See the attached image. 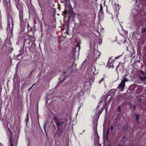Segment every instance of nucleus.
<instances>
[{
  "label": "nucleus",
  "instance_id": "obj_1",
  "mask_svg": "<svg viewBox=\"0 0 146 146\" xmlns=\"http://www.w3.org/2000/svg\"><path fill=\"white\" fill-rule=\"evenodd\" d=\"M123 79L121 81V82L119 84L117 88H119L121 91H123L125 87V84L126 82L129 81L128 79L125 76H123Z\"/></svg>",
  "mask_w": 146,
  "mask_h": 146
},
{
  "label": "nucleus",
  "instance_id": "obj_2",
  "mask_svg": "<svg viewBox=\"0 0 146 146\" xmlns=\"http://www.w3.org/2000/svg\"><path fill=\"white\" fill-rule=\"evenodd\" d=\"M53 118L55 121L57 128L60 127L64 123V122L62 121V119H58L57 117L56 116L54 117Z\"/></svg>",
  "mask_w": 146,
  "mask_h": 146
},
{
  "label": "nucleus",
  "instance_id": "obj_3",
  "mask_svg": "<svg viewBox=\"0 0 146 146\" xmlns=\"http://www.w3.org/2000/svg\"><path fill=\"white\" fill-rule=\"evenodd\" d=\"M141 73L142 76H139L140 80L142 81L146 80V73L142 70H141Z\"/></svg>",
  "mask_w": 146,
  "mask_h": 146
},
{
  "label": "nucleus",
  "instance_id": "obj_4",
  "mask_svg": "<svg viewBox=\"0 0 146 146\" xmlns=\"http://www.w3.org/2000/svg\"><path fill=\"white\" fill-rule=\"evenodd\" d=\"M101 55V53L97 50H94L93 58L96 60Z\"/></svg>",
  "mask_w": 146,
  "mask_h": 146
},
{
  "label": "nucleus",
  "instance_id": "obj_5",
  "mask_svg": "<svg viewBox=\"0 0 146 146\" xmlns=\"http://www.w3.org/2000/svg\"><path fill=\"white\" fill-rule=\"evenodd\" d=\"M63 131L64 130L63 128H61L60 127L57 128L56 130V133L58 136H61L63 134Z\"/></svg>",
  "mask_w": 146,
  "mask_h": 146
},
{
  "label": "nucleus",
  "instance_id": "obj_6",
  "mask_svg": "<svg viewBox=\"0 0 146 146\" xmlns=\"http://www.w3.org/2000/svg\"><path fill=\"white\" fill-rule=\"evenodd\" d=\"M66 77L67 76L64 74L61 75L59 79L60 80V83L64 80Z\"/></svg>",
  "mask_w": 146,
  "mask_h": 146
},
{
  "label": "nucleus",
  "instance_id": "obj_7",
  "mask_svg": "<svg viewBox=\"0 0 146 146\" xmlns=\"http://www.w3.org/2000/svg\"><path fill=\"white\" fill-rule=\"evenodd\" d=\"M128 129V124L127 123H125L122 128V130L123 132H126Z\"/></svg>",
  "mask_w": 146,
  "mask_h": 146
},
{
  "label": "nucleus",
  "instance_id": "obj_8",
  "mask_svg": "<svg viewBox=\"0 0 146 146\" xmlns=\"http://www.w3.org/2000/svg\"><path fill=\"white\" fill-rule=\"evenodd\" d=\"M107 66L109 68H113L114 67V66L113 65V64L111 63H110L109 61H108L107 64Z\"/></svg>",
  "mask_w": 146,
  "mask_h": 146
},
{
  "label": "nucleus",
  "instance_id": "obj_9",
  "mask_svg": "<svg viewBox=\"0 0 146 146\" xmlns=\"http://www.w3.org/2000/svg\"><path fill=\"white\" fill-rule=\"evenodd\" d=\"M143 87L142 86H139L137 88V91L139 92V93L141 92L143 90Z\"/></svg>",
  "mask_w": 146,
  "mask_h": 146
},
{
  "label": "nucleus",
  "instance_id": "obj_10",
  "mask_svg": "<svg viewBox=\"0 0 146 146\" xmlns=\"http://www.w3.org/2000/svg\"><path fill=\"white\" fill-rule=\"evenodd\" d=\"M75 15H76V14H75L74 13L72 12L71 13H70V16L69 17V18H70L71 17H72L73 18L74 17Z\"/></svg>",
  "mask_w": 146,
  "mask_h": 146
},
{
  "label": "nucleus",
  "instance_id": "obj_11",
  "mask_svg": "<svg viewBox=\"0 0 146 146\" xmlns=\"http://www.w3.org/2000/svg\"><path fill=\"white\" fill-rule=\"evenodd\" d=\"M136 116L135 120L137 122L139 121V115L135 114Z\"/></svg>",
  "mask_w": 146,
  "mask_h": 146
},
{
  "label": "nucleus",
  "instance_id": "obj_12",
  "mask_svg": "<svg viewBox=\"0 0 146 146\" xmlns=\"http://www.w3.org/2000/svg\"><path fill=\"white\" fill-rule=\"evenodd\" d=\"M100 12L101 13H103V7L101 4L100 5Z\"/></svg>",
  "mask_w": 146,
  "mask_h": 146
},
{
  "label": "nucleus",
  "instance_id": "obj_13",
  "mask_svg": "<svg viewBox=\"0 0 146 146\" xmlns=\"http://www.w3.org/2000/svg\"><path fill=\"white\" fill-rule=\"evenodd\" d=\"M10 146H13V143H14V141H13L11 138Z\"/></svg>",
  "mask_w": 146,
  "mask_h": 146
},
{
  "label": "nucleus",
  "instance_id": "obj_14",
  "mask_svg": "<svg viewBox=\"0 0 146 146\" xmlns=\"http://www.w3.org/2000/svg\"><path fill=\"white\" fill-rule=\"evenodd\" d=\"M122 138L124 141H126L127 140V138L125 136H123L122 137Z\"/></svg>",
  "mask_w": 146,
  "mask_h": 146
},
{
  "label": "nucleus",
  "instance_id": "obj_15",
  "mask_svg": "<svg viewBox=\"0 0 146 146\" xmlns=\"http://www.w3.org/2000/svg\"><path fill=\"white\" fill-rule=\"evenodd\" d=\"M132 107H133V110L134 111H135V109H136V105L133 106Z\"/></svg>",
  "mask_w": 146,
  "mask_h": 146
},
{
  "label": "nucleus",
  "instance_id": "obj_16",
  "mask_svg": "<svg viewBox=\"0 0 146 146\" xmlns=\"http://www.w3.org/2000/svg\"><path fill=\"white\" fill-rule=\"evenodd\" d=\"M104 78H102L101 80L100 81H99V83L100 84L101 82H104Z\"/></svg>",
  "mask_w": 146,
  "mask_h": 146
},
{
  "label": "nucleus",
  "instance_id": "obj_17",
  "mask_svg": "<svg viewBox=\"0 0 146 146\" xmlns=\"http://www.w3.org/2000/svg\"><path fill=\"white\" fill-rule=\"evenodd\" d=\"M141 32L143 33H145L146 31V29H143L141 30Z\"/></svg>",
  "mask_w": 146,
  "mask_h": 146
},
{
  "label": "nucleus",
  "instance_id": "obj_18",
  "mask_svg": "<svg viewBox=\"0 0 146 146\" xmlns=\"http://www.w3.org/2000/svg\"><path fill=\"white\" fill-rule=\"evenodd\" d=\"M117 110L119 111H121V108L119 106L118 107Z\"/></svg>",
  "mask_w": 146,
  "mask_h": 146
},
{
  "label": "nucleus",
  "instance_id": "obj_19",
  "mask_svg": "<svg viewBox=\"0 0 146 146\" xmlns=\"http://www.w3.org/2000/svg\"><path fill=\"white\" fill-rule=\"evenodd\" d=\"M102 110H99L98 111V113H99V115H100L101 114V113H102Z\"/></svg>",
  "mask_w": 146,
  "mask_h": 146
},
{
  "label": "nucleus",
  "instance_id": "obj_20",
  "mask_svg": "<svg viewBox=\"0 0 146 146\" xmlns=\"http://www.w3.org/2000/svg\"><path fill=\"white\" fill-rule=\"evenodd\" d=\"M27 39L26 38H24V40H23V43L24 44H25V42H26V41H27Z\"/></svg>",
  "mask_w": 146,
  "mask_h": 146
},
{
  "label": "nucleus",
  "instance_id": "obj_21",
  "mask_svg": "<svg viewBox=\"0 0 146 146\" xmlns=\"http://www.w3.org/2000/svg\"><path fill=\"white\" fill-rule=\"evenodd\" d=\"M35 85V84H33L32 86H31V87L29 89V91L30 90H31V88H32L33 87V86Z\"/></svg>",
  "mask_w": 146,
  "mask_h": 146
},
{
  "label": "nucleus",
  "instance_id": "obj_22",
  "mask_svg": "<svg viewBox=\"0 0 146 146\" xmlns=\"http://www.w3.org/2000/svg\"><path fill=\"white\" fill-rule=\"evenodd\" d=\"M113 126H111L110 127V129L111 130H113Z\"/></svg>",
  "mask_w": 146,
  "mask_h": 146
},
{
  "label": "nucleus",
  "instance_id": "obj_23",
  "mask_svg": "<svg viewBox=\"0 0 146 146\" xmlns=\"http://www.w3.org/2000/svg\"><path fill=\"white\" fill-rule=\"evenodd\" d=\"M102 42V40H99V43H101Z\"/></svg>",
  "mask_w": 146,
  "mask_h": 146
},
{
  "label": "nucleus",
  "instance_id": "obj_24",
  "mask_svg": "<svg viewBox=\"0 0 146 146\" xmlns=\"http://www.w3.org/2000/svg\"><path fill=\"white\" fill-rule=\"evenodd\" d=\"M53 126L54 128L55 129H56V128L55 127V125H54V123L53 124Z\"/></svg>",
  "mask_w": 146,
  "mask_h": 146
},
{
  "label": "nucleus",
  "instance_id": "obj_25",
  "mask_svg": "<svg viewBox=\"0 0 146 146\" xmlns=\"http://www.w3.org/2000/svg\"><path fill=\"white\" fill-rule=\"evenodd\" d=\"M145 67L146 68V63H144Z\"/></svg>",
  "mask_w": 146,
  "mask_h": 146
},
{
  "label": "nucleus",
  "instance_id": "obj_26",
  "mask_svg": "<svg viewBox=\"0 0 146 146\" xmlns=\"http://www.w3.org/2000/svg\"><path fill=\"white\" fill-rule=\"evenodd\" d=\"M108 130L107 131V135H108Z\"/></svg>",
  "mask_w": 146,
  "mask_h": 146
},
{
  "label": "nucleus",
  "instance_id": "obj_27",
  "mask_svg": "<svg viewBox=\"0 0 146 146\" xmlns=\"http://www.w3.org/2000/svg\"><path fill=\"white\" fill-rule=\"evenodd\" d=\"M27 117L28 118L29 115H28V113H27Z\"/></svg>",
  "mask_w": 146,
  "mask_h": 146
},
{
  "label": "nucleus",
  "instance_id": "obj_28",
  "mask_svg": "<svg viewBox=\"0 0 146 146\" xmlns=\"http://www.w3.org/2000/svg\"><path fill=\"white\" fill-rule=\"evenodd\" d=\"M20 55H21V54H18V55H17V56H20Z\"/></svg>",
  "mask_w": 146,
  "mask_h": 146
},
{
  "label": "nucleus",
  "instance_id": "obj_29",
  "mask_svg": "<svg viewBox=\"0 0 146 146\" xmlns=\"http://www.w3.org/2000/svg\"><path fill=\"white\" fill-rule=\"evenodd\" d=\"M118 146H123V145H119Z\"/></svg>",
  "mask_w": 146,
  "mask_h": 146
},
{
  "label": "nucleus",
  "instance_id": "obj_30",
  "mask_svg": "<svg viewBox=\"0 0 146 146\" xmlns=\"http://www.w3.org/2000/svg\"><path fill=\"white\" fill-rule=\"evenodd\" d=\"M78 46L79 48L80 49V46Z\"/></svg>",
  "mask_w": 146,
  "mask_h": 146
},
{
  "label": "nucleus",
  "instance_id": "obj_31",
  "mask_svg": "<svg viewBox=\"0 0 146 146\" xmlns=\"http://www.w3.org/2000/svg\"><path fill=\"white\" fill-rule=\"evenodd\" d=\"M138 100H140V101H141V99H138Z\"/></svg>",
  "mask_w": 146,
  "mask_h": 146
},
{
  "label": "nucleus",
  "instance_id": "obj_32",
  "mask_svg": "<svg viewBox=\"0 0 146 146\" xmlns=\"http://www.w3.org/2000/svg\"><path fill=\"white\" fill-rule=\"evenodd\" d=\"M145 16H146V12H145Z\"/></svg>",
  "mask_w": 146,
  "mask_h": 146
},
{
  "label": "nucleus",
  "instance_id": "obj_33",
  "mask_svg": "<svg viewBox=\"0 0 146 146\" xmlns=\"http://www.w3.org/2000/svg\"><path fill=\"white\" fill-rule=\"evenodd\" d=\"M44 129L45 130V127H44Z\"/></svg>",
  "mask_w": 146,
  "mask_h": 146
},
{
  "label": "nucleus",
  "instance_id": "obj_34",
  "mask_svg": "<svg viewBox=\"0 0 146 146\" xmlns=\"http://www.w3.org/2000/svg\"><path fill=\"white\" fill-rule=\"evenodd\" d=\"M66 14L68 13V12H66Z\"/></svg>",
  "mask_w": 146,
  "mask_h": 146
},
{
  "label": "nucleus",
  "instance_id": "obj_35",
  "mask_svg": "<svg viewBox=\"0 0 146 146\" xmlns=\"http://www.w3.org/2000/svg\"><path fill=\"white\" fill-rule=\"evenodd\" d=\"M111 146V145H109V146Z\"/></svg>",
  "mask_w": 146,
  "mask_h": 146
}]
</instances>
